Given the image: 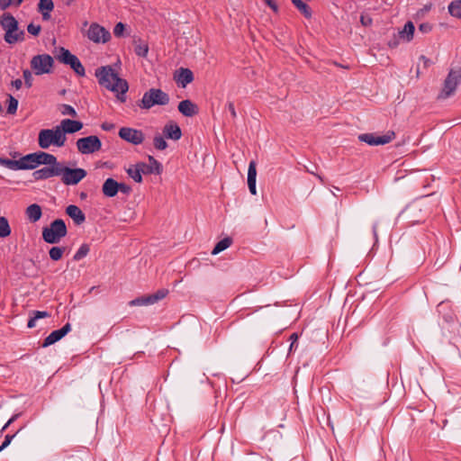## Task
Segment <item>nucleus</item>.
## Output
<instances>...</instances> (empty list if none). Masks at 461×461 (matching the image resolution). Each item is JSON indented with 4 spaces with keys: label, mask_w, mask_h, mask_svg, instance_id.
Segmentation results:
<instances>
[{
    "label": "nucleus",
    "mask_w": 461,
    "mask_h": 461,
    "mask_svg": "<svg viewBox=\"0 0 461 461\" xmlns=\"http://www.w3.org/2000/svg\"><path fill=\"white\" fill-rule=\"evenodd\" d=\"M95 76L100 86L117 93L119 100L122 102L125 101V94L129 89L128 83L125 79L121 78L111 66L98 68L95 70Z\"/></svg>",
    "instance_id": "nucleus-1"
},
{
    "label": "nucleus",
    "mask_w": 461,
    "mask_h": 461,
    "mask_svg": "<svg viewBox=\"0 0 461 461\" xmlns=\"http://www.w3.org/2000/svg\"><path fill=\"white\" fill-rule=\"evenodd\" d=\"M0 26L5 31L4 40L8 44L24 41V32L20 30L18 21L10 13H4L0 17Z\"/></svg>",
    "instance_id": "nucleus-2"
},
{
    "label": "nucleus",
    "mask_w": 461,
    "mask_h": 461,
    "mask_svg": "<svg viewBox=\"0 0 461 461\" xmlns=\"http://www.w3.org/2000/svg\"><path fill=\"white\" fill-rule=\"evenodd\" d=\"M66 141L67 137L61 132L59 125L52 129L41 130L39 132L38 144L43 149H49L51 145L61 148Z\"/></svg>",
    "instance_id": "nucleus-3"
},
{
    "label": "nucleus",
    "mask_w": 461,
    "mask_h": 461,
    "mask_svg": "<svg viewBox=\"0 0 461 461\" xmlns=\"http://www.w3.org/2000/svg\"><path fill=\"white\" fill-rule=\"evenodd\" d=\"M68 233L67 226L62 219L54 220L50 226L42 229V239L49 244H57Z\"/></svg>",
    "instance_id": "nucleus-4"
},
{
    "label": "nucleus",
    "mask_w": 461,
    "mask_h": 461,
    "mask_svg": "<svg viewBox=\"0 0 461 461\" xmlns=\"http://www.w3.org/2000/svg\"><path fill=\"white\" fill-rule=\"evenodd\" d=\"M169 101V95L166 92L159 88H150L144 93L139 106L149 110L154 105H167Z\"/></svg>",
    "instance_id": "nucleus-5"
},
{
    "label": "nucleus",
    "mask_w": 461,
    "mask_h": 461,
    "mask_svg": "<svg viewBox=\"0 0 461 461\" xmlns=\"http://www.w3.org/2000/svg\"><path fill=\"white\" fill-rule=\"evenodd\" d=\"M461 83V68H451L444 80L443 87L438 95V100H445L452 96Z\"/></svg>",
    "instance_id": "nucleus-6"
},
{
    "label": "nucleus",
    "mask_w": 461,
    "mask_h": 461,
    "mask_svg": "<svg viewBox=\"0 0 461 461\" xmlns=\"http://www.w3.org/2000/svg\"><path fill=\"white\" fill-rule=\"evenodd\" d=\"M87 175L86 169L81 167L70 168L60 162L59 176L61 182L66 185H76Z\"/></svg>",
    "instance_id": "nucleus-7"
},
{
    "label": "nucleus",
    "mask_w": 461,
    "mask_h": 461,
    "mask_svg": "<svg viewBox=\"0 0 461 461\" xmlns=\"http://www.w3.org/2000/svg\"><path fill=\"white\" fill-rule=\"evenodd\" d=\"M56 157L52 154L39 151L23 156L24 169H34L39 165L55 163Z\"/></svg>",
    "instance_id": "nucleus-8"
},
{
    "label": "nucleus",
    "mask_w": 461,
    "mask_h": 461,
    "mask_svg": "<svg viewBox=\"0 0 461 461\" xmlns=\"http://www.w3.org/2000/svg\"><path fill=\"white\" fill-rule=\"evenodd\" d=\"M53 58L49 54H40L31 59V68L35 75L49 74L53 67Z\"/></svg>",
    "instance_id": "nucleus-9"
},
{
    "label": "nucleus",
    "mask_w": 461,
    "mask_h": 461,
    "mask_svg": "<svg viewBox=\"0 0 461 461\" xmlns=\"http://www.w3.org/2000/svg\"><path fill=\"white\" fill-rule=\"evenodd\" d=\"M76 145L78 152L84 155L95 153L102 148V142L95 135L80 138Z\"/></svg>",
    "instance_id": "nucleus-10"
},
{
    "label": "nucleus",
    "mask_w": 461,
    "mask_h": 461,
    "mask_svg": "<svg viewBox=\"0 0 461 461\" xmlns=\"http://www.w3.org/2000/svg\"><path fill=\"white\" fill-rule=\"evenodd\" d=\"M86 35L89 41L95 43H106L111 39L110 32L96 23L90 24Z\"/></svg>",
    "instance_id": "nucleus-11"
},
{
    "label": "nucleus",
    "mask_w": 461,
    "mask_h": 461,
    "mask_svg": "<svg viewBox=\"0 0 461 461\" xmlns=\"http://www.w3.org/2000/svg\"><path fill=\"white\" fill-rule=\"evenodd\" d=\"M395 139V132L388 131L384 135H376L375 133H364L358 136V140L370 146L384 145Z\"/></svg>",
    "instance_id": "nucleus-12"
},
{
    "label": "nucleus",
    "mask_w": 461,
    "mask_h": 461,
    "mask_svg": "<svg viewBox=\"0 0 461 461\" xmlns=\"http://www.w3.org/2000/svg\"><path fill=\"white\" fill-rule=\"evenodd\" d=\"M168 294L167 289H159L152 294H147L131 300L129 304L131 306L151 305L164 299Z\"/></svg>",
    "instance_id": "nucleus-13"
},
{
    "label": "nucleus",
    "mask_w": 461,
    "mask_h": 461,
    "mask_svg": "<svg viewBox=\"0 0 461 461\" xmlns=\"http://www.w3.org/2000/svg\"><path fill=\"white\" fill-rule=\"evenodd\" d=\"M48 167H44L33 172L32 176L35 180L48 179L53 176H59V165L60 162L55 158V163H47Z\"/></svg>",
    "instance_id": "nucleus-14"
},
{
    "label": "nucleus",
    "mask_w": 461,
    "mask_h": 461,
    "mask_svg": "<svg viewBox=\"0 0 461 461\" xmlns=\"http://www.w3.org/2000/svg\"><path fill=\"white\" fill-rule=\"evenodd\" d=\"M119 136L121 139L133 144H141L144 140V134L140 130L122 127L119 131Z\"/></svg>",
    "instance_id": "nucleus-15"
},
{
    "label": "nucleus",
    "mask_w": 461,
    "mask_h": 461,
    "mask_svg": "<svg viewBox=\"0 0 461 461\" xmlns=\"http://www.w3.org/2000/svg\"><path fill=\"white\" fill-rule=\"evenodd\" d=\"M140 171L143 173V175H149V174H157L160 175L162 173L163 167L161 163H159L153 156H149V163L140 162L138 163Z\"/></svg>",
    "instance_id": "nucleus-16"
},
{
    "label": "nucleus",
    "mask_w": 461,
    "mask_h": 461,
    "mask_svg": "<svg viewBox=\"0 0 461 461\" xmlns=\"http://www.w3.org/2000/svg\"><path fill=\"white\" fill-rule=\"evenodd\" d=\"M71 330L70 323L65 324L61 329L53 330L43 341L42 347H49L60 340Z\"/></svg>",
    "instance_id": "nucleus-17"
},
{
    "label": "nucleus",
    "mask_w": 461,
    "mask_h": 461,
    "mask_svg": "<svg viewBox=\"0 0 461 461\" xmlns=\"http://www.w3.org/2000/svg\"><path fill=\"white\" fill-rule=\"evenodd\" d=\"M174 79L178 86L185 87L188 84L193 82L194 74L189 68H180L175 72Z\"/></svg>",
    "instance_id": "nucleus-18"
},
{
    "label": "nucleus",
    "mask_w": 461,
    "mask_h": 461,
    "mask_svg": "<svg viewBox=\"0 0 461 461\" xmlns=\"http://www.w3.org/2000/svg\"><path fill=\"white\" fill-rule=\"evenodd\" d=\"M59 127L64 136H66L67 133H75L79 131L83 128V123L79 121L64 119L60 122Z\"/></svg>",
    "instance_id": "nucleus-19"
},
{
    "label": "nucleus",
    "mask_w": 461,
    "mask_h": 461,
    "mask_svg": "<svg viewBox=\"0 0 461 461\" xmlns=\"http://www.w3.org/2000/svg\"><path fill=\"white\" fill-rule=\"evenodd\" d=\"M163 136L169 140H178L182 137V131L176 122H169L163 128Z\"/></svg>",
    "instance_id": "nucleus-20"
},
{
    "label": "nucleus",
    "mask_w": 461,
    "mask_h": 461,
    "mask_svg": "<svg viewBox=\"0 0 461 461\" xmlns=\"http://www.w3.org/2000/svg\"><path fill=\"white\" fill-rule=\"evenodd\" d=\"M177 108L179 113L186 117H193L199 112L197 105L189 99L181 101Z\"/></svg>",
    "instance_id": "nucleus-21"
},
{
    "label": "nucleus",
    "mask_w": 461,
    "mask_h": 461,
    "mask_svg": "<svg viewBox=\"0 0 461 461\" xmlns=\"http://www.w3.org/2000/svg\"><path fill=\"white\" fill-rule=\"evenodd\" d=\"M66 213L74 221L77 225H80L86 221V215L82 210L74 204H70L66 208Z\"/></svg>",
    "instance_id": "nucleus-22"
},
{
    "label": "nucleus",
    "mask_w": 461,
    "mask_h": 461,
    "mask_svg": "<svg viewBox=\"0 0 461 461\" xmlns=\"http://www.w3.org/2000/svg\"><path fill=\"white\" fill-rule=\"evenodd\" d=\"M54 9V3L52 0H40L38 4V12L41 14L44 21L50 19V13Z\"/></svg>",
    "instance_id": "nucleus-23"
},
{
    "label": "nucleus",
    "mask_w": 461,
    "mask_h": 461,
    "mask_svg": "<svg viewBox=\"0 0 461 461\" xmlns=\"http://www.w3.org/2000/svg\"><path fill=\"white\" fill-rule=\"evenodd\" d=\"M102 192L106 197L115 196L118 193V182L113 178H107L102 186Z\"/></svg>",
    "instance_id": "nucleus-24"
},
{
    "label": "nucleus",
    "mask_w": 461,
    "mask_h": 461,
    "mask_svg": "<svg viewBox=\"0 0 461 461\" xmlns=\"http://www.w3.org/2000/svg\"><path fill=\"white\" fill-rule=\"evenodd\" d=\"M25 214L32 222L38 221L42 215L41 208L37 203H32L26 208Z\"/></svg>",
    "instance_id": "nucleus-25"
},
{
    "label": "nucleus",
    "mask_w": 461,
    "mask_h": 461,
    "mask_svg": "<svg viewBox=\"0 0 461 461\" xmlns=\"http://www.w3.org/2000/svg\"><path fill=\"white\" fill-rule=\"evenodd\" d=\"M0 165L12 170H24L23 157L18 160L0 158Z\"/></svg>",
    "instance_id": "nucleus-26"
},
{
    "label": "nucleus",
    "mask_w": 461,
    "mask_h": 461,
    "mask_svg": "<svg viewBox=\"0 0 461 461\" xmlns=\"http://www.w3.org/2000/svg\"><path fill=\"white\" fill-rule=\"evenodd\" d=\"M415 27L412 22L409 21L405 23L403 29L399 32V36L401 39L411 41L413 38Z\"/></svg>",
    "instance_id": "nucleus-27"
},
{
    "label": "nucleus",
    "mask_w": 461,
    "mask_h": 461,
    "mask_svg": "<svg viewBox=\"0 0 461 461\" xmlns=\"http://www.w3.org/2000/svg\"><path fill=\"white\" fill-rule=\"evenodd\" d=\"M77 75L80 77H84L86 75V70L79 59L74 55V57L68 62V64Z\"/></svg>",
    "instance_id": "nucleus-28"
},
{
    "label": "nucleus",
    "mask_w": 461,
    "mask_h": 461,
    "mask_svg": "<svg viewBox=\"0 0 461 461\" xmlns=\"http://www.w3.org/2000/svg\"><path fill=\"white\" fill-rule=\"evenodd\" d=\"M74 57V54H72L68 50L60 47L55 55V58L60 62L65 65L68 64V61Z\"/></svg>",
    "instance_id": "nucleus-29"
},
{
    "label": "nucleus",
    "mask_w": 461,
    "mask_h": 461,
    "mask_svg": "<svg viewBox=\"0 0 461 461\" xmlns=\"http://www.w3.org/2000/svg\"><path fill=\"white\" fill-rule=\"evenodd\" d=\"M294 5L299 10V12L303 14L305 18H311L312 15V10L308 5H306L302 0H291Z\"/></svg>",
    "instance_id": "nucleus-30"
},
{
    "label": "nucleus",
    "mask_w": 461,
    "mask_h": 461,
    "mask_svg": "<svg viewBox=\"0 0 461 461\" xmlns=\"http://www.w3.org/2000/svg\"><path fill=\"white\" fill-rule=\"evenodd\" d=\"M231 243H232L231 238L227 237V238L222 239L221 240L217 242V244L215 245V247L213 248V249L212 251V255L219 254L220 252L228 249L231 245Z\"/></svg>",
    "instance_id": "nucleus-31"
},
{
    "label": "nucleus",
    "mask_w": 461,
    "mask_h": 461,
    "mask_svg": "<svg viewBox=\"0 0 461 461\" xmlns=\"http://www.w3.org/2000/svg\"><path fill=\"white\" fill-rule=\"evenodd\" d=\"M126 171L129 176H131L135 182H142L143 173L140 171V167L138 163L135 166L129 167Z\"/></svg>",
    "instance_id": "nucleus-32"
},
{
    "label": "nucleus",
    "mask_w": 461,
    "mask_h": 461,
    "mask_svg": "<svg viewBox=\"0 0 461 461\" xmlns=\"http://www.w3.org/2000/svg\"><path fill=\"white\" fill-rule=\"evenodd\" d=\"M448 12L452 16L461 19V0L452 1L448 5Z\"/></svg>",
    "instance_id": "nucleus-33"
},
{
    "label": "nucleus",
    "mask_w": 461,
    "mask_h": 461,
    "mask_svg": "<svg viewBox=\"0 0 461 461\" xmlns=\"http://www.w3.org/2000/svg\"><path fill=\"white\" fill-rule=\"evenodd\" d=\"M134 44H135V47H134L135 53L140 57H143V58L146 57L149 52L148 44L141 41H135Z\"/></svg>",
    "instance_id": "nucleus-34"
},
{
    "label": "nucleus",
    "mask_w": 461,
    "mask_h": 461,
    "mask_svg": "<svg viewBox=\"0 0 461 461\" xmlns=\"http://www.w3.org/2000/svg\"><path fill=\"white\" fill-rule=\"evenodd\" d=\"M11 234V228L5 217H0V238H5Z\"/></svg>",
    "instance_id": "nucleus-35"
},
{
    "label": "nucleus",
    "mask_w": 461,
    "mask_h": 461,
    "mask_svg": "<svg viewBox=\"0 0 461 461\" xmlns=\"http://www.w3.org/2000/svg\"><path fill=\"white\" fill-rule=\"evenodd\" d=\"M64 251V247H52L49 251L50 258L54 261H58L62 258Z\"/></svg>",
    "instance_id": "nucleus-36"
},
{
    "label": "nucleus",
    "mask_w": 461,
    "mask_h": 461,
    "mask_svg": "<svg viewBox=\"0 0 461 461\" xmlns=\"http://www.w3.org/2000/svg\"><path fill=\"white\" fill-rule=\"evenodd\" d=\"M90 249L87 244H82L77 251L75 253L73 259L75 261H79L84 258L89 252Z\"/></svg>",
    "instance_id": "nucleus-37"
},
{
    "label": "nucleus",
    "mask_w": 461,
    "mask_h": 461,
    "mask_svg": "<svg viewBox=\"0 0 461 461\" xmlns=\"http://www.w3.org/2000/svg\"><path fill=\"white\" fill-rule=\"evenodd\" d=\"M154 147L158 150H164L167 148V143L165 137L159 134L156 135L153 139Z\"/></svg>",
    "instance_id": "nucleus-38"
},
{
    "label": "nucleus",
    "mask_w": 461,
    "mask_h": 461,
    "mask_svg": "<svg viewBox=\"0 0 461 461\" xmlns=\"http://www.w3.org/2000/svg\"><path fill=\"white\" fill-rule=\"evenodd\" d=\"M18 108V100L14 98L13 95H8V106H7V113L14 114Z\"/></svg>",
    "instance_id": "nucleus-39"
},
{
    "label": "nucleus",
    "mask_w": 461,
    "mask_h": 461,
    "mask_svg": "<svg viewBox=\"0 0 461 461\" xmlns=\"http://www.w3.org/2000/svg\"><path fill=\"white\" fill-rule=\"evenodd\" d=\"M59 111L63 115H70L72 117H77V113L76 110L69 104H63L59 106Z\"/></svg>",
    "instance_id": "nucleus-40"
},
{
    "label": "nucleus",
    "mask_w": 461,
    "mask_h": 461,
    "mask_svg": "<svg viewBox=\"0 0 461 461\" xmlns=\"http://www.w3.org/2000/svg\"><path fill=\"white\" fill-rule=\"evenodd\" d=\"M23 0H0V9L5 11L11 5L19 6Z\"/></svg>",
    "instance_id": "nucleus-41"
},
{
    "label": "nucleus",
    "mask_w": 461,
    "mask_h": 461,
    "mask_svg": "<svg viewBox=\"0 0 461 461\" xmlns=\"http://www.w3.org/2000/svg\"><path fill=\"white\" fill-rule=\"evenodd\" d=\"M257 164L254 160H251L248 169V181L256 180L257 178Z\"/></svg>",
    "instance_id": "nucleus-42"
},
{
    "label": "nucleus",
    "mask_w": 461,
    "mask_h": 461,
    "mask_svg": "<svg viewBox=\"0 0 461 461\" xmlns=\"http://www.w3.org/2000/svg\"><path fill=\"white\" fill-rule=\"evenodd\" d=\"M23 76L25 86L28 88L32 87V80H33L32 72L29 69H24L23 72Z\"/></svg>",
    "instance_id": "nucleus-43"
},
{
    "label": "nucleus",
    "mask_w": 461,
    "mask_h": 461,
    "mask_svg": "<svg viewBox=\"0 0 461 461\" xmlns=\"http://www.w3.org/2000/svg\"><path fill=\"white\" fill-rule=\"evenodd\" d=\"M41 25L39 24H34V23H30L28 24L27 26V31L30 34L33 35V36H37L39 35V33L41 32Z\"/></svg>",
    "instance_id": "nucleus-44"
},
{
    "label": "nucleus",
    "mask_w": 461,
    "mask_h": 461,
    "mask_svg": "<svg viewBox=\"0 0 461 461\" xmlns=\"http://www.w3.org/2000/svg\"><path fill=\"white\" fill-rule=\"evenodd\" d=\"M125 26L122 23H118L113 28V34L115 37H121L123 34Z\"/></svg>",
    "instance_id": "nucleus-45"
},
{
    "label": "nucleus",
    "mask_w": 461,
    "mask_h": 461,
    "mask_svg": "<svg viewBox=\"0 0 461 461\" xmlns=\"http://www.w3.org/2000/svg\"><path fill=\"white\" fill-rule=\"evenodd\" d=\"M15 435L16 434H6L5 440L0 446V452L4 450L7 446H9Z\"/></svg>",
    "instance_id": "nucleus-46"
},
{
    "label": "nucleus",
    "mask_w": 461,
    "mask_h": 461,
    "mask_svg": "<svg viewBox=\"0 0 461 461\" xmlns=\"http://www.w3.org/2000/svg\"><path fill=\"white\" fill-rule=\"evenodd\" d=\"M118 192L129 194L131 192V187L124 183H118Z\"/></svg>",
    "instance_id": "nucleus-47"
},
{
    "label": "nucleus",
    "mask_w": 461,
    "mask_h": 461,
    "mask_svg": "<svg viewBox=\"0 0 461 461\" xmlns=\"http://www.w3.org/2000/svg\"><path fill=\"white\" fill-rule=\"evenodd\" d=\"M419 32L425 34L429 32L432 30V25L429 23H423L419 25Z\"/></svg>",
    "instance_id": "nucleus-48"
},
{
    "label": "nucleus",
    "mask_w": 461,
    "mask_h": 461,
    "mask_svg": "<svg viewBox=\"0 0 461 461\" xmlns=\"http://www.w3.org/2000/svg\"><path fill=\"white\" fill-rule=\"evenodd\" d=\"M32 316L34 317V320H39L42 318L50 317V313L45 311H34L32 312Z\"/></svg>",
    "instance_id": "nucleus-49"
},
{
    "label": "nucleus",
    "mask_w": 461,
    "mask_h": 461,
    "mask_svg": "<svg viewBox=\"0 0 461 461\" xmlns=\"http://www.w3.org/2000/svg\"><path fill=\"white\" fill-rule=\"evenodd\" d=\"M264 2L275 12L278 13V6L274 0H264Z\"/></svg>",
    "instance_id": "nucleus-50"
},
{
    "label": "nucleus",
    "mask_w": 461,
    "mask_h": 461,
    "mask_svg": "<svg viewBox=\"0 0 461 461\" xmlns=\"http://www.w3.org/2000/svg\"><path fill=\"white\" fill-rule=\"evenodd\" d=\"M228 109L231 114V117L233 119H235L237 117V113H236V110H235V107H234V104L232 102H229L228 104Z\"/></svg>",
    "instance_id": "nucleus-51"
},
{
    "label": "nucleus",
    "mask_w": 461,
    "mask_h": 461,
    "mask_svg": "<svg viewBox=\"0 0 461 461\" xmlns=\"http://www.w3.org/2000/svg\"><path fill=\"white\" fill-rule=\"evenodd\" d=\"M248 185H249V192L252 194H257V189H256V180H252V181H248Z\"/></svg>",
    "instance_id": "nucleus-52"
},
{
    "label": "nucleus",
    "mask_w": 461,
    "mask_h": 461,
    "mask_svg": "<svg viewBox=\"0 0 461 461\" xmlns=\"http://www.w3.org/2000/svg\"><path fill=\"white\" fill-rule=\"evenodd\" d=\"M12 86L15 89L19 90L22 87V86H23V82H22V80L20 78H17V79L12 81Z\"/></svg>",
    "instance_id": "nucleus-53"
},
{
    "label": "nucleus",
    "mask_w": 461,
    "mask_h": 461,
    "mask_svg": "<svg viewBox=\"0 0 461 461\" xmlns=\"http://www.w3.org/2000/svg\"><path fill=\"white\" fill-rule=\"evenodd\" d=\"M18 417V415H14L13 416L4 426L3 428L1 429V431L0 432H3L4 430H5L7 429V427Z\"/></svg>",
    "instance_id": "nucleus-54"
},
{
    "label": "nucleus",
    "mask_w": 461,
    "mask_h": 461,
    "mask_svg": "<svg viewBox=\"0 0 461 461\" xmlns=\"http://www.w3.org/2000/svg\"><path fill=\"white\" fill-rule=\"evenodd\" d=\"M36 325V320H34V317L32 316L30 320L28 321L27 326L28 328H33Z\"/></svg>",
    "instance_id": "nucleus-55"
},
{
    "label": "nucleus",
    "mask_w": 461,
    "mask_h": 461,
    "mask_svg": "<svg viewBox=\"0 0 461 461\" xmlns=\"http://www.w3.org/2000/svg\"><path fill=\"white\" fill-rule=\"evenodd\" d=\"M113 128V124H109V123H103L102 124V129L104 130V131H110Z\"/></svg>",
    "instance_id": "nucleus-56"
},
{
    "label": "nucleus",
    "mask_w": 461,
    "mask_h": 461,
    "mask_svg": "<svg viewBox=\"0 0 461 461\" xmlns=\"http://www.w3.org/2000/svg\"><path fill=\"white\" fill-rule=\"evenodd\" d=\"M290 340H291V342L296 343L298 340V334L297 333L291 334Z\"/></svg>",
    "instance_id": "nucleus-57"
},
{
    "label": "nucleus",
    "mask_w": 461,
    "mask_h": 461,
    "mask_svg": "<svg viewBox=\"0 0 461 461\" xmlns=\"http://www.w3.org/2000/svg\"><path fill=\"white\" fill-rule=\"evenodd\" d=\"M373 233H374V236H375V238L376 240L377 239V224L376 223H375L373 225Z\"/></svg>",
    "instance_id": "nucleus-58"
},
{
    "label": "nucleus",
    "mask_w": 461,
    "mask_h": 461,
    "mask_svg": "<svg viewBox=\"0 0 461 461\" xmlns=\"http://www.w3.org/2000/svg\"><path fill=\"white\" fill-rule=\"evenodd\" d=\"M67 5H70L75 0H62Z\"/></svg>",
    "instance_id": "nucleus-59"
},
{
    "label": "nucleus",
    "mask_w": 461,
    "mask_h": 461,
    "mask_svg": "<svg viewBox=\"0 0 461 461\" xmlns=\"http://www.w3.org/2000/svg\"><path fill=\"white\" fill-rule=\"evenodd\" d=\"M296 343L294 342H291V345H290V348H289V351L291 352L296 346H295Z\"/></svg>",
    "instance_id": "nucleus-60"
},
{
    "label": "nucleus",
    "mask_w": 461,
    "mask_h": 461,
    "mask_svg": "<svg viewBox=\"0 0 461 461\" xmlns=\"http://www.w3.org/2000/svg\"><path fill=\"white\" fill-rule=\"evenodd\" d=\"M365 17L364 16H361V23L364 24V25H367V23H365Z\"/></svg>",
    "instance_id": "nucleus-61"
},
{
    "label": "nucleus",
    "mask_w": 461,
    "mask_h": 461,
    "mask_svg": "<svg viewBox=\"0 0 461 461\" xmlns=\"http://www.w3.org/2000/svg\"><path fill=\"white\" fill-rule=\"evenodd\" d=\"M420 59L424 60L425 64L429 61L425 56H421Z\"/></svg>",
    "instance_id": "nucleus-62"
},
{
    "label": "nucleus",
    "mask_w": 461,
    "mask_h": 461,
    "mask_svg": "<svg viewBox=\"0 0 461 461\" xmlns=\"http://www.w3.org/2000/svg\"><path fill=\"white\" fill-rule=\"evenodd\" d=\"M225 429H226L225 425H224V424H222V426H221V432H224V431H225Z\"/></svg>",
    "instance_id": "nucleus-63"
},
{
    "label": "nucleus",
    "mask_w": 461,
    "mask_h": 461,
    "mask_svg": "<svg viewBox=\"0 0 461 461\" xmlns=\"http://www.w3.org/2000/svg\"><path fill=\"white\" fill-rule=\"evenodd\" d=\"M80 197H81V198H86V194H85V193H81V194H80Z\"/></svg>",
    "instance_id": "nucleus-64"
}]
</instances>
